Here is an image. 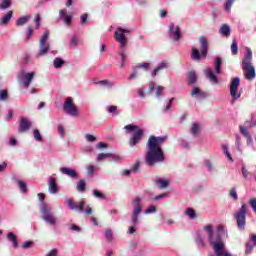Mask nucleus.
Listing matches in <instances>:
<instances>
[{
    "instance_id": "15",
    "label": "nucleus",
    "mask_w": 256,
    "mask_h": 256,
    "mask_svg": "<svg viewBox=\"0 0 256 256\" xmlns=\"http://www.w3.org/2000/svg\"><path fill=\"white\" fill-rule=\"evenodd\" d=\"M31 121L29 119L22 117L19 122L18 132L19 133H27L29 129H31Z\"/></svg>"
},
{
    "instance_id": "35",
    "label": "nucleus",
    "mask_w": 256,
    "mask_h": 256,
    "mask_svg": "<svg viewBox=\"0 0 256 256\" xmlns=\"http://www.w3.org/2000/svg\"><path fill=\"white\" fill-rule=\"evenodd\" d=\"M215 71L217 74L221 73V58L219 57L215 59Z\"/></svg>"
},
{
    "instance_id": "7",
    "label": "nucleus",
    "mask_w": 256,
    "mask_h": 256,
    "mask_svg": "<svg viewBox=\"0 0 256 256\" xmlns=\"http://www.w3.org/2000/svg\"><path fill=\"white\" fill-rule=\"evenodd\" d=\"M40 212L43 215L44 221L49 223L50 225H55L57 223V219L53 216V212H51V208L47 205L43 204L40 208Z\"/></svg>"
},
{
    "instance_id": "3",
    "label": "nucleus",
    "mask_w": 256,
    "mask_h": 256,
    "mask_svg": "<svg viewBox=\"0 0 256 256\" xmlns=\"http://www.w3.org/2000/svg\"><path fill=\"white\" fill-rule=\"evenodd\" d=\"M124 129L127 134H131L128 142L130 147H136V145L141 143L143 137H145V130L138 125L128 124L124 126Z\"/></svg>"
},
{
    "instance_id": "52",
    "label": "nucleus",
    "mask_w": 256,
    "mask_h": 256,
    "mask_svg": "<svg viewBox=\"0 0 256 256\" xmlns=\"http://www.w3.org/2000/svg\"><path fill=\"white\" fill-rule=\"evenodd\" d=\"M88 15L87 14H83L81 17H80V23L81 25H85L87 23V19H88Z\"/></svg>"
},
{
    "instance_id": "41",
    "label": "nucleus",
    "mask_w": 256,
    "mask_h": 256,
    "mask_svg": "<svg viewBox=\"0 0 256 256\" xmlns=\"http://www.w3.org/2000/svg\"><path fill=\"white\" fill-rule=\"evenodd\" d=\"M229 195L230 197H232V199H234V201H237L239 199V197L237 196V190L235 188H231Z\"/></svg>"
},
{
    "instance_id": "26",
    "label": "nucleus",
    "mask_w": 256,
    "mask_h": 256,
    "mask_svg": "<svg viewBox=\"0 0 256 256\" xmlns=\"http://www.w3.org/2000/svg\"><path fill=\"white\" fill-rule=\"evenodd\" d=\"M13 17V10H10L2 19H1V25H7L9 21H11V18Z\"/></svg>"
},
{
    "instance_id": "47",
    "label": "nucleus",
    "mask_w": 256,
    "mask_h": 256,
    "mask_svg": "<svg viewBox=\"0 0 256 256\" xmlns=\"http://www.w3.org/2000/svg\"><path fill=\"white\" fill-rule=\"evenodd\" d=\"M249 203H250V207L252 208V211L256 213V198L250 199Z\"/></svg>"
},
{
    "instance_id": "51",
    "label": "nucleus",
    "mask_w": 256,
    "mask_h": 256,
    "mask_svg": "<svg viewBox=\"0 0 256 256\" xmlns=\"http://www.w3.org/2000/svg\"><path fill=\"white\" fill-rule=\"evenodd\" d=\"M22 247H23V249H29V248L33 247V241L24 242Z\"/></svg>"
},
{
    "instance_id": "44",
    "label": "nucleus",
    "mask_w": 256,
    "mask_h": 256,
    "mask_svg": "<svg viewBox=\"0 0 256 256\" xmlns=\"http://www.w3.org/2000/svg\"><path fill=\"white\" fill-rule=\"evenodd\" d=\"M108 113H112V115L117 116V106H108L107 108Z\"/></svg>"
},
{
    "instance_id": "55",
    "label": "nucleus",
    "mask_w": 256,
    "mask_h": 256,
    "mask_svg": "<svg viewBox=\"0 0 256 256\" xmlns=\"http://www.w3.org/2000/svg\"><path fill=\"white\" fill-rule=\"evenodd\" d=\"M188 85H193V71L188 72Z\"/></svg>"
},
{
    "instance_id": "17",
    "label": "nucleus",
    "mask_w": 256,
    "mask_h": 256,
    "mask_svg": "<svg viewBox=\"0 0 256 256\" xmlns=\"http://www.w3.org/2000/svg\"><path fill=\"white\" fill-rule=\"evenodd\" d=\"M207 92L200 90L197 87H194L193 89V96L195 97V99H197L198 101H201L203 99H207Z\"/></svg>"
},
{
    "instance_id": "21",
    "label": "nucleus",
    "mask_w": 256,
    "mask_h": 256,
    "mask_svg": "<svg viewBox=\"0 0 256 256\" xmlns=\"http://www.w3.org/2000/svg\"><path fill=\"white\" fill-rule=\"evenodd\" d=\"M206 76L209 78V81H211L212 83L219 82V79L217 78V76L215 75V72H213L211 68L206 69Z\"/></svg>"
},
{
    "instance_id": "36",
    "label": "nucleus",
    "mask_w": 256,
    "mask_h": 256,
    "mask_svg": "<svg viewBox=\"0 0 256 256\" xmlns=\"http://www.w3.org/2000/svg\"><path fill=\"white\" fill-rule=\"evenodd\" d=\"M200 133H201V129L199 128V124L194 123L193 124V137H199Z\"/></svg>"
},
{
    "instance_id": "2",
    "label": "nucleus",
    "mask_w": 256,
    "mask_h": 256,
    "mask_svg": "<svg viewBox=\"0 0 256 256\" xmlns=\"http://www.w3.org/2000/svg\"><path fill=\"white\" fill-rule=\"evenodd\" d=\"M247 53L242 59V70L244 72V77L248 81H253L256 77L255 66H253V52L251 48H246Z\"/></svg>"
},
{
    "instance_id": "5",
    "label": "nucleus",
    "mask_w": 256,
    "mask_h": 256,
    "mask_svg": "<svg viewBox=\"0 0 256 256\" xmlns=\"http://www.w3.org/2000/svg\"><path fill=\"white\" fill-rule=\"evenodd\" d=\"M234 219L237 222L238 228L243 231L245 230V219H247V204L243 203L239 210L235 213Z\"/></svg>"
},
{
    "instance_id": "20",
    "label": "nucleus",
    "mask_w": 256,
    "mask_h": 256,
    "mask_svg": "<svg viewBox=\"0 0 256 256\" xmlns=\"http://www.w3.org/2000/svg\"><path fill=\"white\" fill-rule=\"evenodd\" d=\"M61 173L63 175H67L68 177H71L72 179H75L77 177V172L71 168H61L60 169Z\"/></svg>"
},
{
    "instance_id": "63",
    "label": "nucleus",
    "mask_w": 256,
    "mask_h": 256,
    "mask_svg": "<svg viewBox=\"0 0 256 256\" xmlns=\"http://www.w3.org/2000/svg\"><path fill=\"white\" fill-rule=\"evenodd\" d=\"M11 119H13V110H9L6 116V121H11Z\"/></svg>"
},
{
    "instance_id": "34",
    "label": "nucleus",
    "mask_w": 256,
    "mask_h": 256,
    "mask_svg": "<svg viewBox=\"0 0 256 256\" xmlns=\"http://www.w3.org/2000/svg\"><path fill=\"white\" fill-rule=\"evenodd\" d=\"M111 157H113V154H111V153H106V154L105 153H100L97 156V161H103V159H109Z\"/></svg>"
},
{
    "instance_id": "46",
    "label": "nucleus",
    "mask_w": 256,
    "mask_h": 256,
    "mask_svg": "<svg viewBox=\"0 0 256 256\" xmlns=\"http://www.w3.org/2000/svg\"><path fill=\"white\" fill-rule=\"evenodd\" d=\"M31 35H33V28L31 26H29L27 28V32H26V40L29 41V39H31Z\"/></svg>"
},
{
    "instance_id": "62",
    "label": "nucleus",
    "mask_w": 256,
    "mask_h": 256,
    "mask_svg": "<svg viewBox=\"0 0 256 256\" xmlns=\"http://www.w3.org/2000/svg\"><path fill=\"white\" fill-rule=\"evenodd\" d=\"M71 21H72L71 16L64 17V23H66V25H71Z\"/></svg>"
},
{
    "instance_id": "56",
    "label": "nucleus",
    "mask_w": 256,
    "mask_h": 256,
    "mask_svg": "<svg viewBox=\"0 0 256 256\" xmlns=\"http://www.w3.org/2000/svg\"><path fill=\"white\" fill-rule=\"evenodd\" d=\"M35 23H36V29H39L40 23H41V16L39 14L35 17Z\"/></svg>"
},
{
    "instance_id": "13",
    "label": "nucleus",
    "mask_w": 256,
    "mask_h": 256,
    "mask_svg": "<svg viewBox=\"0 0 256 256\" xmlns=\"http://www.w3.org/2000/svg\"><path fill=\"white\" fill-rule=\"evenodd\" d=\"M68 207L72 209V211H78V213H83L85 209V199H82L80 202L75 203L73 199H68L67 201Z\"/></svg>"
},
{
    "instance_id": "50",
    "label": "nucleus",
    "mask_w": 256,
    "mask_h": 256,
    "mask_svg": "<svg viewBox=\"0 0 256 256\" xmlns=\"http://www.w3.org/2000/svg\"><path fill=\"white\" fill-rule=\"evenodd\" d=\"M86 140L89 143H94V141H97V138L94 135L88 134V135H86Z\"/></svg>"
},
{
    "instance_id": "22",
    "label": "nucleus",
    "mask_w": 256,
    "mask_h": 256,
    "mask_svg": "<svg viewBox=\"0 0 256 256\" xmlns=\"http://www.w3.org/2000/svg\"><path fill=\"white\" fill-rule=\"evenodd\" d=\"M167 67H169V64L167 62H162L160 63L156 69L153 70L152 72V77H157L159 71H163V69H167Z\"/></svg>"
},
{
    "instance_id": "4",
    "label": "nucleus",
    "mask_w": 256,
    "mask_h": 256,
    "mask_svg": "<svg viewBox=\"0 0 256 256\" xmlns=\"http://www.w3.org/2000/svg\"><path fill=\"white\" fill-rule=\"evenodd\" d=\"M199 43H200V52H199V49L193 48L194 61H201V59H206L207 53L209 51V42L207 41V37L200 36Z\"/></svg>"
},
{
    "instance_id": "24",
    "label": "nucleus",
    "mask_w": 256,
    "mask_h": 256,
    "mask_svg": "<svg viewBox=\"0 0 256 256\" xmlns=\"http://www.w3.org/2000/svg\"><path fill=\"white\" fill-rule=\"evenodd\" d=\"M29 19H31V16H23L16 20V27H21L28 23Z\"/></svg>"
},
{
    "instance_id": "42",
    "label": "nucleus",
    "mask_w": 256,
    "mask_h": 256,
    "mask_svg": "<svg viewBox=\"0 0 256 256\" xmlns=\"http://www.w3.org/2000/svg\"><path fill=\"white\" fill-rule=\"evenodd\" d=\"M34 139L36 141H43V137L41 136V132H39V130H37V129L34 130Z\"/></svg>"
},
{
    "instance_id": "33",
    "label": "nucleus",
    "mask_w": 256,
    "mask_h": 256,
    "mask_svg": "<svg viewBox=\"0 0 256 256\" xmlns=\"http://www.w3.org/2000/svg\"><path fill=\"white\" fill-rule=\"evenodd\" d=\"M104 235H105V238L107 239V241L109 243H111L113 241V231L111 229H107L105 232H104Z\"/></svg>"
},
{
    "instance_id": "11",
    "label": "nucleus",
    "mask_w": 256,
    "mask_h": 256,
    "mask_svg": "<svg viewBox=\"0 0 256 256\" xmlns=\"http://www.w3.org/2000/svg\"><path fill=\"white\" fill-rule=\"evenodd\" d=\"M134 203H135V207H134V211L132 214V223L133 225H138L139 224V215L141 213V211H143V207H141V198L136 197L134 199Z\"/></svg>"
},
{
    "instance_id": "48",
    "label": "nucleus",
    "mask_w": 256,
    "mask_h": 256,
    "mask_svg": "<svg viewBox=\"0 0 256 256\" xmlns=\"http://www.w3.org/2000/svg\"><path fill=\"white\" fill-rule=\"evenodd\" d=\"M78 43H79V36L74 35V36L72 37L71 41H70V44H71V45H74V46H77Z\"/></svg>"
},
{
    "instance_id": "6",
    "label": "nucleus",
    "mask_w": 256,
    "mask_h": 256,
    "mask_svg": "<svg viewBox=\"0 0 256 256\" xmlns=\"http://www.w3.org/2000/svg\"><path fill=\"white\" fill-rule=\"evenodd\" d=\"M63 110L67 115H70V117H79V109L71 97L66 98Z\"/></svg>"
},
{
    "instance_id": "64",
    "label": "nucleus",
    "mask_w": 256,
    "mask_h": 256,
    "mask_svg": "<svg viewBox=\"0 0 256 256\" xmlns=\"http://www.w3.org/2000/svg\"><path fill=\"white\" fill-rule=\"evenodd\" d=\"M57 253H58L57 249H52V250L47 254V256H57Z\"/></svg>"
},
{
    "instance_id": "59",
    "label": "nucleus",
    "mask_w": 256,
    "mask_h": 256,
    "mask_svg": "<svg viewBox=\"0 0 256 256\" xmlns=\"http://www.w3.org/2000/svg\"><path fill=\"white\" fill-rule=\"evenodd\" d=\"M242 175L244 179H247L249 177V171L247 170V168L242 167Z\"/></svg>"
},
{
    "instance_id": "19",
    "label": "nucleus",
    "mask_w": 256,
    "mask_h": 256,
    "mask_svg": "<svg viewBox=\"0 0 256 256\" xmlns=\"http://www.w3.org/2000/svg\"><path fill=\"white\" fill-rule=\"evenodd\" d=\"M8 241H11L13 249H17L19 247V241L17 240V236L13 232H9L7 234Z\"/></svg>"
},
{
    "instance_id": "61",
    "label": "nucleus",
    "mask_w": 256,
    "mask_h": 256,
    "mask_svg": "<svg viewBox=\"0 0 256 256\" xmlns=\"http://www.w3.org/2000/svg\"><path fill=\"white\" fill-rule=\"evenodd\" d=\"M250 241L253 243L254 247H256V234L250 235Z\"/></svg>"
},
{
    "instance_id": "16",
    "label": "nucleus",
    "mask_w": 256,
    "mask_h": 256,
    "mask_svg": "<svg viewBox=\"0 0 256 256\" xmlns=\"http://www.w3.org/2000/svg\"><path fill=\"white\" fill-rule=\"evenodd\" d=\"M149 67H151L150 63H139L136 65L135 68H133V72L132 74L129 76L128 79H135V77H137V69H144V71H149Z\"/></svg>"
},
{
    "instance_id": "38",
    "label": "nucleus",
    "mask_w": 256,
    "mask_h": 256,
    "mask_svg": "<svg viewBox=\"0 0 256 256\" xmlns=\"http://www.w3.org/2000/svg\"><path fill=\"white\" fill-rule=\"evenodd\" d=\"M7 99H9V94L7 93V90H1L0 101H7Z\"/></svg>"
},
{
    "instance_id": "8",
    "label": "nucleus",
    "mask_w": 256,
    "mask_h": 256,
    "mask_svg": "<svg viewBox=\"0 0 256 256\" xmlns=\"http://www.w3.org/2000/svg\"><path fill=\"white\" fill-rule=\"evenodd\" d=\"M239 85H241V80L239 79V77L233 78L230 83V95L233 101H236V99H239V97H241V93H237V91H239Z\"/></svg>"
},
{
    "instance_id": "43",
    "label": "nucleus",
    "mask_w": 256,
    "mask_h": 256,
    "mask_svg": "<svg viewBox=\"0 0 256 256\" xmlns=\"http://www.w3.org/2000/svg\"><path fill=\"white\" fill-rule=\"evenodd\" d=\"M93 195L97 199H105V194L101 193L99 190H94Z\"/></svg>"
},
{
    "instance_id": "25",
    "label": "nucleus",
    "mask_w": 256,
    "mask_h": 256,
    "mask_svg": "<svg viewBox=\"0 0 256 256\" xmlns=\"http://www.w3.org/2000/svg\"><path fill=\"white\" fill-rule=\"evenodd\" d=\"M204 231H207L208 239H209L210 245H211V243H213V227L211 226V224L206 225L204 227Z\"/></svg>"
},
{
    "instance_id": "10",
    "label": "nucleus",
    "mask_w": 256,
    "mask_h": 256,
    "mask_svg": "<svg viewBox=\"0 0 256 256\" xmlns=\"http://www.w3.org/2000/svg\"><path fill=\"white\" fill-rule=\"evenodd\" d=\"M49 39V31L44 32L43 36L40 39V51L38 55L43 56L49 53L50 45L47 42Z\"/></svg>"
},
{
    "instance_id": "37",
    "label": "nucleus",
    "mask_w": 256,
    "mask_h": 256,
    "mask_svg": "<svg viewBox=\"0 0 256 256\" xmlns=\"http://www.w3.org/2000/svg\"><path fill=\"white\" fill-rule=\"evenodd\" d=\"M234 3L235 0H226V3L224 4L225 11H231V7H233Z\"/></svg>"
},
{
    "instance_id": "58",
    "label": "nucleus",
    "mask_w": 256,
    "mask_h": 256,
    "mask_svg": "<svg viewBox=\"0 0 256 256\" xmlns=\"http://www.w3.org/2000/svg\"><path fill=\"white\" fill-rule=\"evenodd\" d=\"M155 211H157V207L155 206H149L147 209H146V213H155Z\"/></svg>"
},
{
    "instance_id": "32",
    "label": "nucleus",
    "mask_w": 256,
    "mask_h": 256,
    "mask_svg": "<svg viewBox=\"0 0 256 256\" xmlns=\"http://www.w3.org/2000/svg\"><path fill=\"white\" fill-rule=\"evenodd\" d=\"M231 53L232 55H238L239 53V46L237 45V41H233L231 44Z\"/></svg>"
},
{
    "instance_id": "39",
    "label": "nucleus",
    "mask_w": 256,
    "mask_h": 256,
    "mask_svg": "<svg viewBox=\"0 0 256 256\" xmlns=\"http://www.w3.org/2000/svg\"><path fill=\"white\" fill-rule=\"evenodd\" d=\"M96 83L97 85H103L104 87H113V83H111L109 80H102Z\"/></svg>"
},
{
    "instance_id": "30",
    "label": "nucleus",
    "mask_w": 256,
    "mask_h": 256,
    "mask_svg": "<svg viewBox=\"0 0 256 256\" xmlns=\"http://www.w3.org/2000/svg\"><path fill=\"white\" fill-rule=\"evenodd\" d=\"M9 7H11V0H2L0 10L5 11V9H9Z\"/></svg>"
},
{
    "instance_id": "28",
    "label": "nucleus",
    "mask_w": 256,
    "mask_h": 256,
    "mask_svg": "<svg viewBox=\"0 0 256 256\" xmlns=\"http://www.w3.org/2000/svg\"><path fill=\"white\" fill-rule=\"evenodd\" d=\"M156 185H158L159 189H166V187H169V181L158 179L156 180Z\"/></svg>"
},
{
    "instance_id": "12",
    "label": "nucleus",
    "mask_w": 256,
    "mask_h": 256,
    "mask_svg": "<svg viewBox=\"0 0 256 256\" xmlns=\"http://www.w3.org/2000/svg\"><path fill=\"white\" fill-rule=\"evenodd\" d=\"M125 33H127L126 29L118 28V30L114 33V38L118 43H120V47L127 46V37H125Z\"/></svg>"
},
{
    "instance_id": "1",
    "label": "nucleus",
    "mask_w": 256,
    "mask_h": 256,
    "mask_svg": "<svg viewBox=\"0 0 256 256\" xmlns=\"http://www.w3.org/2000/svg\"><path fill=\"white\" fill-rule=\"evenodd\" d=\"M167 136H150L146 144L147 152L145 156V163L148 167H153L157 163H163L165 161V154L161 145L165 143Z\"/></svg>"
},
{
    "instance_id": "60",
    "label": "nucleus",
    "mask_w": 256,
    "mask_h": 256,
    "mask_svg": "<svg viewBox=\"0 0 256 256\" xmlns=\"http://www.w3.org/2000/svg\"><path fill=\"white\" fill-rule=\"evenodd\" d=\"M97 147H98V149H107L108 145H107V143L100 142V143H98Z\"/></svg>"
},
{
    "instance_id": "29",
    "label": "nucleus",
    "mask_w": 256,
    "mask_h": 256,
    "mask_svg": "<svg viewBox=\"0 0 256 256\" xmlns=\"http://www.w3.org/2000/svg\"><path fill=\"white\" fill-rule=\"evenodd\" d=\"M63 65H65V60H63L61 58H55L54 59L55 69H61V67H63Z\"/></svg>"
},
{
    "instance_id": "9",
    "label": "nucleus",
    "mask_w": 256,
    "mask_h": 256,
    "mask_svg": "<svg viewBox=\"0 0 256 256\" xmlns=\"http://www.w3.org/2000/svg\"><path fill=\"white\" fill-rule=\"evenodd\" d=\"M35 75V72H29L25 74V72L22 71L20 74H18V81H22V86L25 89H29V85H31Z\"/></svg>"
},
{
    "instance_id": "23",
    "label": "nucleus",
    "mask_w": 256,
    "mask_h": 256,
    "mask_svg": "<svg viewBox=\"0 0 256 256\" xmlns=\"http://www.w3.org/2000/svg\"><path fill=\"white\" fill-rule=\"evenodd\" d=\"M220 35H225V37H229L231 35V27L228 24H223L219 29Z\"/></svg>"
},
{
    "instance_id": "27",
    "label": "nucleus",
    "mask_w": 256,
    "mask_h": 256,
    "mask_svg": "<svg viewBox=\"0 0 256 256\" xmlns=\"http://www.w3.org/2000/svg\"><path fill=\"white\" fill-rule=\"evenodd\" d=\"M85 187H87V183L85 182V180H79L76 186L77 191H79V193H85Z\"/></svg>"
},
{
    "instance_id": "18",
    "label": "nucleus",
    "mask_w": 256,
    "mask_h": 256,
    "mask_svg": "<svg viewBox=\"0 0 256 256\" xmlns=\"http://www.w3.org/2000/svg\"><path fill=\"white\" fill-rule=\"evenodd\" d=\"M48 187H49L50 193L55 194V193L59 192V187H57V181L53 177L49 178V180H48Z\"/></svg>"
},
{
    "instance_id": "40",
    "label": "nucleus",
    "mask_w": 256,
    "mask_h": 256,
    "mask_svg": "<svg viewBox=\"0 0 256 256\" xmlns=\"http://www.w3.org/2000/svg\"><path fill=\"white\" fill-rule=\"evenodd\" d=\"M19 189L22 191V193H27V184L23 181L18 182Z\"/></svg>"
},
{
    "instance_id": "45",
    "label": "nucleus",
    "mask_w": 256,
    "mask_h": 256,
    "mask_svg": "<svg viewBox=\"0 0 256 256\" xmlns=\"http://www.w3.org/2000/svg\"><path fill=\"white\" fill-rule=\"evenodd\" d=\"M139 167H141V163L139 161H136V163L133 164L130 170H132V173H137V171H139Z\"/></svg>"
},
{
    "instance_id": "31",
    "label": "nucleus",
    "mask_w": 256,
    "mask_h": 256,
    "mask_svg": "<svg viewBox=\"0 0 256 256\" xmlns=\"http://www.w3.org/2000/svg\"><path fill=\"white\" fill-rule=\"evenodd\" d=\"M254 248H255L254 244H251V242H247L246 248H245V255H251V253H253Z\"/></svg>"
},
{
    "instance_id": "53",
    "label": "nucleus",
    "mask_w": 256,
    "mask_h": 256,
    "mask_svg": "<svg viewBox=\"0 0 256 256\" xmlns=\"http://www.w3.org/2000/svg\"><path fill=\"white\" fill-rule=\"evenodd\" d=\"M84 211H85L86 217H89L90 215H93V209L89 206H86Z\"/></svg>"
},
{
    "instance_id": "49",
    "label": "nucleus",
    "mask_w": 256,
    "mask_h": 256,
    "mask_svg": "<svg viewBox=\"0 0 256 256\" xmlns=\"http://www.w3.org/2000/svg\"><path fill=\"white\" fill-rule=\"evenodd\" d=\"M240 132L242 133V135H244V137H249V131H247V128H245L244 126H240Z\"/></svg>"
},
{
    "instance_id": "57",
    "label": "nucleus",
    "mask_w": 256,
    "mask_h": 256,
    "mask_svg": "<svg viewBox=\"0 0 256 256\" xmlns=\"http://www.w3.org/2000/svg\"><path fill=\"white\" fill-rule=\"evenodd\" d=\"M185 215H188L190 219H193V208H187V210L185 211Z\"/></svg>"
},
{
    "instance_id": "54",
    "label": "nucleus",
    "mask_w": 256,
    "mask_h": 256,
    "mask_svg": "<svg viewBox=\"0 0 256 256\" xmlns=\"http://www.w3.org/2000/svg\"><path fill=\"white\" fill-rule=\"evenodd\" d=\"M164 89L165 88L163 86H158L156 88V97H161V93H163Z\"/></svg>"
},
{
    "instance_id": "14",
    "label": "nucleus",
    "mask_w": 256,
    "mask_h": 256,
    "mask_svg": "<svg viewBox=\"0 0 256 256\" xmlns=\"http://www.w3.org/2000/svg\"><path fill=\"white\" fill-rule=\"evenodd\" d=\"M168 33L170 37H173L174 41H179L181 39V27L176 26L174 23H171L168 27Z\"/></svg>"
}]
</instances>
